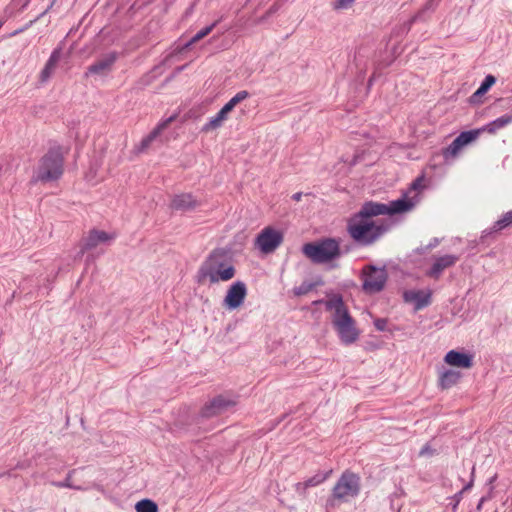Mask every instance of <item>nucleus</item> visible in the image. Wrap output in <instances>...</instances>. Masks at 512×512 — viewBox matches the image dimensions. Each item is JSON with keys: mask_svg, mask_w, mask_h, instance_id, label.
<instances>
[{"mask_svg": "<svg viewBox=\"0 0 512 512\" xmlns=\"http://www.w3.org/2000/svg\"><path fill=\"white\" fill-rule=\"evenodd\" d=\"M118 58L117 52H111L107 54L102 59L98 60L94 64L90 65L87 68V71L85 72V77H88L90 74L93 75H100L105 76L107 75L111 70Z\"/></svg>", "mask_w": 512, "mask_h": 512, "instance_id": "ddd939ff", "label": "nucleus"}, {"mask_svg": "<svg viewBox=\"0 0 512 512\" xmlns=\"http://www.w3.org/2000/svg\"><path fill=\"white\" fill-rule=\"evenodd\" d=\"M481 129H473L469 131L461 132L452 143L445 148L443 151V156L448 159L449 157H455L459 153V151L466 145L475 141L479 135L481 134Z\"/></svg>", "mask_w": 512, "mask_h": 512, "instance_id": "1a4fd4ad", "label": "nucleus"}, {"mask_svg": "<svg viewBox=\"0 0 512 512\" xmlns=\"http://www.w3.org/2000/svg\"><path fill=\"white\" fill-rule=\"evenodd\" d=\"M332 469L326 471V472H318L314 476L308 478L307 480L303 482H298L295 484V491L300 495L305 497L306 496V490L310 487L318 486L319 484L323 483L328 477L331 475Z\"/></svg>", "mask_w": 512, "mask_h": 512, "instance_id": "a211bd4d", "label": "nucleus"}, {"mask_svg": "<svg viewBox=\"0 0 512 512\" xmlns=\"http://www.w3.org/2000/svg\"><path fill=\"white\" fill-rule=\"evenodd\" d=\"M221 256L215 252L210 255L199 270L202 279L208 278L210 283H217L219 281H228L234 277L235 268L232 265H226L221 260Z\"/></svg>", "mask_w": 512, "mask_h": 512, "instance_id": "423d86ee", "label": "nucleus"}, {"mask_svg": "<svg viewBox=\"0 0 512 512\" xmlns=\"http://www.w3.org/2000/svg\"><path fill=\"white\" fill-rule=\"evenodd\" d=\"M74 473V470L69 471L66 475L65 479L63 481H53L51 484L57 488H70L75 490H84L81 486H75L72 484V475Z\"/></svg>", "mask_w": 512, "mask_h": 512, "instance_id": "cd10ccee", "label": "nucleus"}, {"mask_svg": "<svg viewBox=\"0 0 512 512\" xmlns=\"http://www.w3.org/2000/svg\"><path fill=\"white\" fill-rule=\"evenodd\" d=\"M406 302H414L415 309L420 310L427 307L431 302V293L422 290H409L404 292Z\"/></svg>", "mask_w": 512, "mask_h": 512, "instance_id": "aec40b11", "label": "nucleus"}, {"mask_svg": "<svg viewBox=\"0 0 512 512\" xmlns=\"http://www.w3.org/2000/svg\"><path fill=\"white\" fill-rule=\"evenodd\" d=\"M415 205V202L412 199L407 198V193H404L400 199L391 201L389 204H386L387 207V215H394L398 213H403L411 210Z\"/></svg>", "mask_w": 512, "mask_h": 512, "instance_id": "412c9836", "label": "nucleus"}, {"mask_svg": "<svg viewBox=\"0 0 512 512\" xmlns=\"http://www.w3.org/2000/svg\"><path fill=\"white\" fill-rule=\"evenodd\" d=\"M276 10H277V9H276L275 5H273L272 7H270V8L267 10V12H266L263 16L259 17V18L255 21V23H256V24H261V23H263V22H264V21H266V20H267L271 15H273V14L276 12Z\"/></svg>", "mask_w": 512, "mask_h": 512, "instance_id": "c9c22d12", "label": "nucleus"}, {"mask_svg": "<svg viewBox=\"0 0 512 512\" xmlns=\"http://www.w3.org/2000/svg\"><path fill=\"white\" fill-rule=\"evenodd\" d=\"M355 0H335L333 3L334 9H347L349 8Z\"/></svg>", "mask_w": 512, "mask_h": 512, "instance_id": "f704fd0d", "label": "nucleus"}, {"mask_svg": "<svg viewBox=\"0 0 512 512\" xmlns=\"http://www.w3.org/2000/svg\"><path fill=\"white\" fill-rule=\"evenodd\" d=\"M483 501H484V498H482V499L480 500V502H479V504H478V506H477V508H478V509H480V508L482 507V503H483Z\"/></svg>", "mask_w": 512, "mask_h": 512, "instance_id": "de8ad7c7", "label": "nucleus"}, {"mask_svg": "<svg viewBox=\"0 0 512 512\" xmlns=\"http://www.w3.org/2000/svg\"><path fill=\"white\" fill-rule=\"evenodd\" d=\"M361 490V479L359 475L349 470L344 471L334 487L331 495L327 498L325 508L327 511L335 509L342 503H347L356 498Z\"/></svg>", "mask_w": 512, "mask_h": 512, "instance_id": "7ed1b4c3", "label": "nucleus"}, {"mask_svg": "<svg viewBox=\"0 0 512 512\" xmlns=\"http://www.w3.org/2000/svg\"><path fill=\"white\" fill-rule=\"evenodd\" d=\"M512 225V210L504 213L500 219H498L493 227L491 228V232H499L509 226Z\"/></svg>", "mask_w": 512, "mask_h": 512, "instance_id": "a878e982", "label": "nucleus"}, {"mask_svg": "<svg viewBox=\"0 0 512 512\" xmlns=\"http://www.w3.org/2000/svg\"><path fill=\"white\" fill-rule=\"evenodd\" d=\"M217 22H214L212 23L211 25L209 26H206L204 28H202L201 30H199L191 39L190 41L187 43V46L193 44V43H196L198 42L199 40L203 39L204 37H206L216 26Z\"/></svg>", "mask_w": 512, "mask_h": 512, "instance_id": "c85d7f7f", "label": "nucleus"}, {"mask_svg": "<svg viewBox=\"0 0 512 512\" xmlns=\"http://www.w3.org/2000/svg\"><path fill=\"white\" fill-rule=\"evenodd\" d=\"M302 252L314 264L329 263L342 255L340 240L336 238H322L308 242L303 245Z\"/></svg>", "mask_w": 512, "mask_h": 512, "instance_id": "20e7f679", "label": "nucleus"}, {"mask_svg": "<svg viewBox=\"0 0 512 512\" xmlns=\"http://www.w3.org/2000/svg\"><path fill=\"white\" fill-rule=\"evenodd\" d=\"M325 308L328 311H334L332 324L337 330L341 342L346 345L354 343L359 337V332L344 304L343 297L340 294H333L325 303Z\"/></svg>", "mask_w": 512, "mask_h": 512, "instance_id": "f257e3e1", "label": "nucleus"}, {"mask_svg": "<svg viewBox=\"0 0 512 512\" xmlns=\"http://www.w3.org/2000/svg\"><path fill=\"white\" fill-rule=\"evenodd\" d=\"M458 261V256L452 254H446L435 259L431 268L426 272V275L435 280L439 279L442 272L452 267Z\"/></svg>", "mask_w": 512, "mask_h": 512, "instance_id": "4468645a", "label": "nucleus"}, {"mask_svg": "<svg viewBox=\"0 0 512 512\" xmlns=\"http://www.w3.org/2000/svg\"><path fill=\"white\" fill-rule=\"evenodd\" d=\"M136 512H158L157 504L150 499H142L135 505Z\"/></svg>", "mask_w": 512, "mask_h": 512, "instance_id": "bb28decb", "label": "nucleus"}, {"mask_svg": "<svg viewBox=\"0 0 512 512\" xmlns=\"http://www.w3.org/2000/svg\"><path fill=\"white\" fill-rule=\"evenodd\" d=\"M444 361L454 367L469 369L473 366V356L471 354L450 350L444 358Z\"/></svg>", "mask_w": 512, "mask_h": 512, "instance_id": "dca6fc26", "label": "nucleus"}, {"mask_svg": "<svg viewBox=\"0 0 512 512\" xmlns=\"http://www.w3.org/2000/svg\"><path fill=\"white\" fill-rule=\"evenodd\" d=\"M113 238L114 235L108 234L105 231L93 229L84 240L79 254L82 256L86 251L95 248L99 243L107 242Z\"/></svg>", "mask_w": 512, "mask_h": 512, "instance_id": "2eb2a0df", "label": "nucleus"}, {"mask_svg": "<svg viewBox=\"0 0 512 512\" xmlns=\"http://www.w3.org/2000/svg\"><path fill=\"white\" fill-rule=\"evenodd\" d=\"M199 206V202L190 193L175 195L171 201V208L178 211H189Z\"/></svg>", "mask_w": 512, "mask_h": 512, "instance_id": "6ab92c4d", "label": "nucleus"}, {"mask_svg": "<svg viewBox=\"0 0 512 512\" xmlns=\"http://www.w3.org/2000/svg\"><path fill=\"white\" fill-rule=\"evenodd\" d=\"M283 242V233L272 228H264L256 237L255 245L261 252L269 254L274 252Z\"/></svg>", "mask_w": 512, "mask_h": 512, "instance_id": "6e6552de", "label": "nucleus"}, {"mask_svg": "<svg viewBox=\"0 0 512 512\" xmlns=\"http://www.w3.org/2000/svg\"><path fill=\"white\" fill-rule=\"evenodd\" d=\"M246 295V284L242 281H236L229 287L223 305L229 310H235L243 304Z\"/></svg>", "mask_w": 512, "mask_h": 512, "instance_id": "9d476101", "label": "nucleus"}, {"mask_svg": "<svg viewBox=\"0 0 512 512\" xmlns=\"http://www.w3.org/2000/svg\"><path fill=\"white\" fill-rule=\"evenodd\" d=\"M64 157L61 147H53L40 159L37 176L34 181L50 182L63 174Z\"/></svg>", "mask_w": 512, "mask_h": 512, "instance_id": "39448f33", "label": "nucleus"}, {"mask_svg": "<svg viewBox=\"0 0 512 512\" xmlns=\"http://www.w3.org/2000/svg\"><path fill=\"white\" fill-rule=\"evenodd\" d=\"M29 4V0H27L26 2H24L23 4V8L27 7V5Z\"/></svg>", "mask_w": 512, "mask_h": 512, "instance_id": "8fccbe9b", "label": "nucleus"}, {"mask_svg": "<svg viewBox=\"0 0 512 512\" xmlns=\"http://www.w3.org/2000/svg\"><path fill=\"white\" fill-rule=\"evenodd\" d=\"M249 97V93L246 90L239 91L234 95L229 102L232 103V105L235 107L237 104H239L241 101L247 99Z\"/></svg>", "mask_w": 512, "mask_h": 512, "instance_id": "72a5a7b5", "label": "nucleus"}, {"mask_svg": "<svg viewBox=\"0 0 512 512\" xmlns=\"http://www.w3.org/2000/svg\"><path fill=\"white\" fill-rule=\"evenodd\" d=\"M328 300H323V299H320V300H315L313 301V305H320V304H324L327 302Z\"/></svg>", "mask_w": 512, "mask_h": 512, "instance_id": "49530a36", "label": "nucleus"}, {"mask_svg": "<svg viewBox=\"0 0 512 512\" xmlns=\"http://www.w3.org/2000/svg\"><path fill=\"white\" fill-rule=\"evenodd\" d=\"M362 290L369 295L381 292L386 285L388 274L385 267L366 265L361 271Z\"/></svg>", "mask_w": 512, "mask_h": 512, "instance_id": "0eeeda50", "label": "nucleus"}, {"mask_svg": "<svg viewBox=\"0 0 512 512\" xmlns=\"http://www.w3.org/2000/svg\"><path fill=\"white\" fill-rule=\"evenodd\" d=\"M423 176L417 177L411 184L410 189L412 190H418L423 187Z\"/></svg>", "mask_w": 512, "mask_h": 512, "instance_id": "ea45409f", "label": "nucleus"}, {"mask_svg": "<svg viewBox=\"0 0 512 512\" xmlns=\"http://www.w3.org/2000/svg\"><path fill=\"white\" fill-rule=\"evenodd\" d=\"M496 83V77L493 75H487L481 85L478 88L479 94H486L488 90Z\"/></svg>", "mask_w": 512, "mask_h": 512, "instance_id": "c756f323", "label": "nucleus"}, {"mask_svg": "<svg viewBox=\"0 0 512 512\" xmlns=\"http://www.w3.org/2000/svg\"><path fill=\"white\" fill-rule=\"evenodd\" d=\"M484 94H479L478 89L471 96V101L476 102L478 98L482 97Z\"/></svg>", "mask_w": 512, "mask_h": 512, "instance_id": "c03bdc74", "label": "nucleus"}, {"mask_svg": "<svg viewBox=\"0 0 512 512\" xmlns=\"http://www.w3.org/2000/svg\"><path fill=\"white\" fill-rule=\"evenodd\" d=\"M60 58H61V49H59V48L54 49L53 52L51 53L48 61L46 62L44 68L42 69V71L40 73V81L42 83H45L49 80V78L53 74Z\"/></svg>", "mask_w": 512, "mask_h": 512, "instance_id": "4be33fe9", "label": "nucleus"}, {"mask_svg": "<svg viewBox=\"0 0 512 512\" xmlns=\"http://www.w3.org/2000/svg\"><path fill=\"white\" fill-rule=\"evenodd\" d=\"M438 6V0H428L417 13H421V20H424L426 12H433Z\"/></svg>", "mask_w": 512, "mask_h": 512, "instance_id": "473e14b6", "label": "nucleus"}, {"mask_svg": "<svg viewBox=\"0 0 512 512\" xmlns=\"http://www.w3.org/2000/svg\"><path fill=\"white\" fill-rule=\"evenodd\" d=\"M419 20H421V13H416L408 21L404 22L399 27L398 32L401 33V34H407L410 31L411 26L413 25V23H415L416 21H419Z\"/></svg>", "mask_w": 512, "mask_h": 512, "instance_id": "7c9ffc66", "label": "nucleus"}, {"mask_svg": "<svg viewBox=\"0 0 512 512\" xmlns=\"http://www.w3.org/2000/svg\"><path fill=\"white\" fill-rule=\"evenodd\" d=\"M314 287H315L314 283L303 282L298 287H295L293 289V292L297 296H302V295H305V294L309 293L310 291H312Z\"/></svg>", "mask_w": 512, "mask_h": 512, "instance_id": "2f4dec72", "label": "nucleus"}, {"mask_svg": "<svg viewBox=\"0 0 512 512\" xmlns=\"http://www.w3.org/2000/svg\"><path fill=\"white\" fill-rule=\"evenodd\" d=\"M387 207L384 203L373 201L365 202L361 209L354 215L363 218L367 221H373L371 218L379 215H387Z\"/></svg>", "mask_w": 512, "mask_h": 512, "instance_id": "f3484780", "label": "nucleus"}, {"mask_svg": "<svg viewBox=\"0 0 512 512\" xmlns=\"http://www.w3.org/2000/svg\"><path fill=\"white\" fill-rule=\"evenodd\" d=\"M55 2H56V0H53V1L51 2V4H50L49 6H47V8H46V9H45V10H44L40 15H38L34 20H31V21L29 22V24L27 25V27H28V26H30V25H32V24H33V23H35L36 21H38V20H39L41 17H43L45 14H47V13L52 9V7H53V5L55 4Z\"/></svg>", "mask_w": 512, "mask_h": 512, "instance_id": "4c0bfd02", "label": "nucleus"}, {"mask_svg": "<svg viewBox=\"0 0 512 512\" xmlns=\"http://www.w3.org/2000/svg\"><path fill=\"white\" fill-rule=\"evenodd\" d=\"M177 115L174 114L167 119L161 121L141 142L135 146L134 153L139 155L145 152L151 145V143L162 133L164 129L168 127L176 119Z\"/></svg>", "mask_w": 512, "mask_h": 512, "instance_id": "f8f14e48", "label": "nucleus"}, {"mask_svg": "<svg viewBox=\"0 0 512 512\" xmlns=\"http://www.w3.org/2000/svg\"><path fill=\"white\" fill-rule=\"evenodd\" d=\"M234 405L235 402L233 400L226 399L224 396L219 395L207 402L201 409L200 414L203 418H212L225 412L229 407Z\"/></svg>", "mask_w": 512, "mask_h": 512, "instance_id": "9b49d317", "label": "nucleus"}, {"mask_svg": "<svg viewBox=\"0 0 512 512\" xmlns=\"http://www.w3.org/2000/svg\"><path fill=\"white\" fill-rule=\"evenodd\" d=\"M461 377L462 375L458 371L446 370L440 374L439 387L443 390L449 389L456 385Z\"/></svg>", "mask_w": 512, "mask_h": 512, "instance_id": "5701e85b", "label": "nucleus"}, {"mask_svg": "<svg viewBox=\"0 0 512 512\" xmlns=\"http://www.w3.org/2000/svg\"><path fill=\"white\" fill-rule=\"evenodd\" d=\"M510 123H512V115L506 114V115H503V116L491 121L490 123H488L487 125H485L484 127L480 128V129H481V132H488L490 134H493L498 129H501Z\"/></svg>", "mask_w": 512, "mask_h": 512, "instance_id": "b1692460", "label": "nucleus"}, {"mask_svg": "<svg viewBox=\"0 0 512 512\" xmlns=\"http://www.w3.org/2000/svg\"><path fill=\"white\" fill-rule=\"evenodd\" d=\"M234 109V106L229 101L220 109L223 111L226 115H228L229 112H231Z\"/></svg>", "mask_w": 512, "mask_h": 512, "instance_id": "79ce46f5", "label": "nucleus"}, {"mask_svg": "<svg viewBox=\"0 0 512 512\" xmlns=\"http://www.w3.org/2000/svg\"><path fill=\"white\" fill-rule=\"evenodd\" d=\"M434 451L433 449H431V447L426 444L425 446H423L419 452V455L420 456H425V455H433Z\"/></svg>", "mask_w": 512, "mask_h": 512, "instance_id": "a19ab883", "label": "nucleus"}, {"mask_svg": "<svg viewBox=\"0 0 512 512\" xmlns=\"http://www.w3.org/2000/svg\"><path fill=\"white\" fill-rule=\"evenodd\" d=\"M373 77H371L369 80H368V86H371L373 84Z\"/></svg>", "mask_w": 512, "mask_h": 512, "instance_id": "09e8293b", "label": "nucleus"}, {"mask_svg": "<svg viewBox=\"0 0 512 512\" xmlns=\"http://www.w3.org/2000/svg\"><path fill=\"white\" fill-rule=\"evenodd\" d=\"M386 324H387V321H386V319H383V318L376 319L374 322L376 329L379 331H384L386 328Z\"/></svg>", "mask_w": 512, "mask_h": 512, "instance_id": "58836bf2", "label": "nucleus"}, {"mask_svg": "<svg viewBox=\"0 0 512 512\" xmlns=\"http://www.w3.org/2000/svg\"><path fill=\"white\" fill-rule=\"evenodd\" d=\"M389 229V225L367 221L352 215L347 221L349 236L360 246H370L380 239Z\"/></svg>", "mask_w": 512, "mask_h": 512, "instance_id": "f03ea898", "label": "nucleus"}, {"mask_svg": "<svg viewBox=\"0 0 512 512\" xmlns=\"http://www.w3.org/2000/svg\"><path fill=\"white\" fill-rule=\"evenodd\" d=\"M439 244L438 238H434L427 246V249H432Z\"/></svg>", "mask_w": 512, "mask_h": 512, "instance_id": "37998d69", "label": "nucleus"}, {"mask_svg": "<svg viewBox=\"0 0 512 512\" xmlns=\"http://www.w3.org/2000/svg\"><path fill=\"white\" fill-rule=\"evenodd\" d=\"M227 119V115L223 111H219L214 117H212L207 123L204 124L201 131L209 132L220 128L223 122Z\"/></svg>", "mask_w": 512, "mask_h": 512, "instance_id": "393cba45", "label": "nucleus"}, {"mask_svg": "<svg viewBox=\"0 0 512 512\" xmlns=\"http://www.w3.org/2000/svg\"><path fill=\"white\" fill-rule=\"evenodd\" d=\"M301 197H302V193H301V192H297V193H294V194L292 195V199H293L294 201H300V200H301Z\"/></svg>", "mask_w": 512, "mask_h": 512, "instance_id": "a18cd8bd", "label": "nucleus"}, {"mask_svg": "<svg viewBox=\"0 0 512 512\" xmlns=\"http://www.w3.org/2000/svg\"><path fill=\"white\" fill-rule=\"evenodd\" d=\"M473 486V478L470 480V482L468 484H466L462 490H460L458 493L455 494L454 498L456 499V505L459 503L461 497H462V494L469 490L471 487Z\"/></svg>", "mask_w": 512, "mask_h": 512, "instance_id": "e433bc0d", "label": "nucleus"}]
</instances>
